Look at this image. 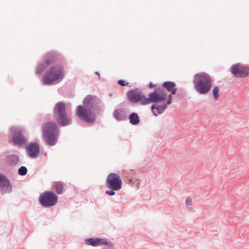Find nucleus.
<instances>
[{"label": "nucleus", "instance_id": "f257e3e1", "mask_svg": "<svg viewBox=\"0 0 249 249\" xmlns=\"http://www.w3.org/2000/svg\"><path fill=\"white\" fill-rule=\"evenodd\" d=\"M212 81L210 76L206 73L197 74L194 78L195 89L200 94H206L212 87Z\"/></svg>", "mask_w": 249, "mask_h": 249}, {"label": "nucleus", "instance_id": "f03ea898", "mask_svg": "<svg viewBox=\"0 0 249 249\" xmlns=\"http://www.w3.org/2000/svg\"><path fill=\"white\" fill-rule=\"evenodd\" d=\"M63 77V68L60 65H54L46 71L42 80L44 84L51 85L58 82Z\"/></svg>", "mask_w": 249, "mask_h": 249}, {"label": "nucleus", "instance_id": "7ed1b4c3", "mask_svg": "<svg viewBox=\"0 0 249 249\" xmlns=\"http://www.w3.org/2000/svg\"><path fill=\"white\" fill-rule=\"evenodd\" d=\"M58 136V131L54 123L49 122L44 124L43 127V137L49 145L55 144Z\"/></svg>", "mask_w": 249, "mask_h": 249}, {"label": "nucleus", "instance_id": "20e7f679", "mask_svg": "<svg viewBox=\"0 0 249 249\" xmlns=\"http://www.w3.org/2000/svg\"><path fill=\"white\" fill-rule=\"evenodd\" d=\"M54 114L59 124L66 126L70 124L71 120L66 114L65 107L63 103L60 102L56 104L54 108Z\"/></svg>", "mask_w": 249, "mask_h": 249}, {"label": "nucleus", "instance_id": "39448f33", "mask_svg": "<svg viewBox=\"0 0 249 249\" xmlns=\"http://www.w3.org/2000/svg\"><path fill=\"white\" fill-rule=\"evenodd\" d=\"M76 115L81 119L88 123H92L95 120L93 110L90 107H86L84 105L77 106Z\"/></svg>", "mask_w": 249, "mask_h": 249}, {"label": "nucleus", "instance_id": "423d86ee", "mask_svg": "<svg viewBox=\"0 0 249 249\" xmlns=\"http://www.w3.org/2000/svg\"><path fill=\"white\" fill-rule=\"evenodd\" d=\"M39 201L43 207H51L57 203L58 197L54 193L46 191L40 196Z\"/></svg>", "mask_w": 249, "mask_h": 249}, {"label": "nucleus", "instance_id": "0eeeda50", "mask_svg": "<svg viewBox=\"0 0 249 249\" xmlns=\"http://www.w3.org/2000/svg\"><path fill=\"white\" fill-rule=\"evenodd\" d=\"M107 185L108 188L112 190H119L122 188V181L117 174L111 173L107 178Z\"/></svg>", "mask_w": 249, "mask_h": 249}, {"label": "nucleus", "instance_id": "6e6552de", "mask_svg": "<svg viewBox=\"0 0 249 249\" xmlns=\"http://www.w3.org/2000/svg\"><path fill=\"white\" fill-rule=\"evenodd\" d=\"M167 96L166 93L162 89H157L149 95V98L146 97V105L152 103H159L165 100Z\"/></svg>", "mask_w": 249, "mask_h": 249}, {"label": "nucleus", "instance_id": "1a4fd4ad", "mask_svg": "<svg viewBox=\"0 0 249 249\" xmlns=\"http://www.w3.org/2000/svg\"><path fill=\"white\" fill-rule=\"evenodd\" d=\"M231 71L236 77H245L249 75V67L235 64L231 67Z\"/></svg>", "mask_w": 249, "mask_h": 249}, {"label": "nucleus", "instance_id": "9d476101", "mask_svg": "<svg viewBox=\"0 0 249 249\" xmlns=\"http://www.w3.org/2000/svg\"><path fill=\"white\" fill-rule=\"evenodd\" d=\"M128 98L130 101L133 103L140 102L142 105H146V97L138 89L131 90L127 93Z\"/></svg>", "mask_w": 249, "mask_h": 249}, {"label": "nucleus", "instance_id": "9b49d317", "mask_svg": "<svg viewBox=\"0 0 249 249\" xmlns=\"http://www.w3.org/2000/svg\"><path fill=\"white\" fill-rule=\"evenodd\" d=\"M57 58L58 56L57 54L55 53L49 54L45 58L44 62L38 67L36 70V73L41 74L45 69L50 65L56 62Z\"/></svg>", "mask_w": 249, "mask_h": 249}, {"label": "nucleus", "instance_id": "f8f14e48", "mask_svg": "<svg viewBox=\"0 0 249 249\" xmlns=\"http://www.w3.org/2000/svg\"><path fill=\"white\" fill-rule=\"evenodd\" d=\"M28 155L32 158H36L39 153V145L36 142L30 143L26 147Z\"/></svg>", "mask_w": 249, "mask_h": 249}, {"label": "nucleus", "instance_id": "ddd939ff", "mask_svg": "<svg viewBox=\"0 0 249 249\" xmlns=\"http://www.w3.org/2000/svg\"><path fill=\"white\" fill-rule=\"evenodd\" d=\"M12 189L9 180L4 176L0 175V192L5 193L10 192Z\"/></svg>", "mask_w": 249, "mask_h": 249}, {"label": "nucleus", "instance_id": "4468645a", "mask_svg": "<svg viewBox=\"0 0 249 249\" xmlns=\"http://www.w3.org/2000/svg\"><path fill=\"white\" fill-rule=\"evenodd\" d=\"M98 103V99L96 96L89 95L86 97L83 103L86 107H90L91 109L93 110Z\"/></svg>", "mask_w": 249, "mask_h": 249}, {"label": "nucleus", "instance_id": "2eb2a0df", "mask_svg": "<svg viewBox=\"0 0 249 249\" xmlns=\"http://www.w3.org/2000/svg\"><path fill=\"white\" fill-rule=\"evenodd\" d=\"M12 140L17 145H21L26 142L25 136L22 134L21 131L19 130H16L13 136Z\"/></svg>", "mask_w": 249, "mask_h": 249}, {"label": "nucleus", "instance_id": "dca6fc26", "mask_svg": "<svg viewBox=\"0 0 249 249\" xmlns=\"http://www.w3.org/2000/svg\"><path fill=\"white\" fill-rule=\"evenodd\" d=\"M163 86L168 91L170 92L171 94H176L177 89L174 83L170 81L165 82L163 83Z\"/></svg>", "mask_w": 249, "mask_h": 249}, {"label": "nucleus", "instance_id": "f3484780", "mask_svg": "<svg viewBox=\"0 0 249 249\" xmlns=\"http://www.w3.org/2000/svg\"><path fill=\"white\" fill-rule=\"evenodd\" d=\"M167 107L166 105H164L162 106H153L151 107V110L153 113V114L157 116L159 114H160L162 113L165 109Z\"/></svg>", "mask_w": 249, "mask_h": 249}, {"label": "nucleus", "instance_id": "a211bd4d", "mask_svg": "<svg viewBox=\"0 0 249 249\" xmlns=\"http://www.w3.org/2000/svg\"><path fill=\"white\" fill-rule=\"evenodd\" d=\"M107 243L106 241L98 238H90L88 240V244L93 246H98L103 244H107Z\"/></svg>", "mask_w": 249, "mask_h": 249}, {"label": "nucleus", "instance_id": "6ab92c4d", "mask_svg": "<svg viewBox=\"0 0 249 249\" xmlns=\"http://www.w3.org/2000/svg\"><path fill=\"white\" fill-rule=\"evenodd\" d=\"M113 115L119 121L123 120L126 117L125 112L120 109L116 110L113 113Z\"/></svg>", "mask_w": 249, "mask_h": 249}, {"label": "nucleus", "instance_id": "aec40b11", "mask_svg": "<svg viewBox=\"0 0 249 249\" xmlns=\"http://www.w3.org/2000/svg\"><path fill=\"white\" fill-rule=\"evenodd\" d=\"M19 159L18 156L12 155L8 157L7 159V163L12 166L18 164Z\"/></svg>", "mask_w": 249, "mask_h": 249}, {"label": "nucleus", "instance_id": "412c9836", "mask_svg": "<svg viewBox=\"0 0 249 249\" xmlns=\"http://www.w3.org/2000/svg\"><path fill=\"white\" fill-rule=\"evenodd\" d=\"M129 119L130 123L132 124H137L140 122L139 118L135 113H131L129 117Z\"/></svg>", "mask_w": 249, "mask_h": 249}, {"label": "nucleus", "instance_id": "4be33fe9", "mask_svg": "<svg viewBox=\"0 0 249 249\" xmlns=\"http://www.w3.org/2000/svg\"><path fill=\"white\" fill-rule=\"evenodd\" d=\"M54 187L56 193L58 194H61L63 193L64 184L61 181H57L54 183Z\"/></svg>", "mask_w": 249, "mask_h": 249}, {"label": "nucleus", "instance_id": "5701e85b", "mask_svg": "<svg viewBox=\"0 0 249 249\" xmlns=\"http://www.w3.org/2000/svg\"><path fill=\"white\" fill-rule=\"evenodd\" d=\"M219 88L218 86L213 87L212 90V95L215 101H217L219 97Z\"/></svg>", "mask_w": 249, "mask_h": 249}, {"label": "nucleus", "instance_id": "b1692460", "mask_svg": "<svg viewBox=\"0 0 249 249\" xmlns=\"http://www.w3.org/2000/svg\"><path fill=\"white\" fill-rule=\"evenodd\" d=\"M18 174L21 176H24L27 174V169L26 167L24 166H21L18 169Z\"/></svg>", "mask_w": 249, "mask_h": 249}, {"label": "nucleus", "instance_id": "393cba45", "mask_svg": "<svg viewBox=\"0 0 249 249\" xmlns=\"http://www.w3.org/2000/svg\"><path fill=\"white\" fill-rule=\"evenodd\" d=\"M118 84L122 86H128L129 84L128 82H126L124 80H119V81H118Z\"/></svg>", "mask_w": 249, "mask_h": 249}, {"label": "nucleus", "instance_id": "a878e982", "mask_svg": "<svg viewBox=\"0 0 249 249\" xmlns=\"http://www.w3.org/2000/svg\"><path fill=\"white\" fill-rule=\"evenodd\" d=\"M106 193L110 196H113V195H115V192L113 191V190H111V191L107 190L106 191Z\"/></svg>", "mask_w": 249, "mask_h": 249}, {"label": "nucleus", "instance_id": "bb28decb", "mask_svg": "<svg viewBox=\"0 0 249 249\" xmlns=\"http://www.w3.org/2000/svg\"><path fill=\"white\" fill-rule=\"evenodd\" d=\"M171 98H172L171 95H170L169 96V97H168V101L167 102V105H169V104H171Z\"/></svg>", "mask_w": 249, "mask_h": 249}, {"label": "nucleus", "instance_id": "cd10ccee", "mask_svg": "<svg viewBox=\"0 0 249 249\" xmlns=\"http://www.w3.org/2000/svg\"><path fill=\"white\" fill-rule=\"evenodd\" d=\"M188 205H191L192 204V199L190 198H188Z\"/></svg>", "mask_w": 249, "mask_h": 249}, {"label": "nucleus", "instance_id": "c85d7f7f", "mask_svg": "<svg viewBox=\"0 0 249 249\" xmlns=\"http://www.w3.org/2000/svg\"><path fill=\"white\" fill-rule=\"evenodd\" d=\"M149 86L150 88H152L153 87V85L152 83H150Z\"/></svg>", "mask_w": 249, "mask_h": 249}]
</instances>
